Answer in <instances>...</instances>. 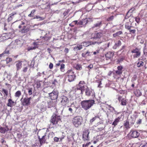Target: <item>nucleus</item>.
Here are the masks:
<instances>
[{
  "label": "nucleus",
  "instance_id": "338daca9",
  "mask_svg": "<svg viewBox=\"0 0 147 147\" xmlns=\"http://www.w3.org/2000/svg\"><path fill=\"white\" fill-rule=\"evenodd\" d=\"M17 136L19 138H21L22 137V135L20 134H17Z\"/></svg>",
  "mask_w": 147,
  "mask_h": 147
},
{
  "label": "nucleus",
  "instance_id": "680f3d73",
  "mask_svg": "<svg viewBox=\"0 0 147 147\" xmlns=\"http://www.w3.org/2000/svg\"><path fill=\"white\" fill-rule=\"evenodd\" d=\"M69 13V11H65L63 13L64 16H66V15H68Z\"/></svg>",
  "mask_w": 147,
  "mask_h": 147
},
{
  "label": "nucleus",
  "instance_id": "2eb2a0df",
  "mask_svg": "<svg viewBox=\"0 0 147 147\" xmlns=\"http://www.w3.org/2000/svg\"><path fill=\"white\" fill-rule=\"evenodd\" d=\"M22 61H18L16 62V66L17 71L20 69L22 67Z\"/></svg>",
  "mask_w": 147,
  "mask_h": 147
},
{
  "label": "nucleus",
  "instance_id": "f257e3e1",
  "mask_svg": "<svg viewBox=\"0 0 147 147\" xmlns=\"http://www.w3.org/2000/svg\"><path fill=\"white\" fill-rule=\"evenodd\" d=\"M95 104V101L94 99L84 100L81 103L82 108L86 111L89 109Z\"/></svg>",
  "mask_w": 147,
  "mask_h": 147
},
{
  "label": "nucleus",
  "instance_id": "774afa93",
  "mask_svg": "<svg viewBox=\"0 0 147 147\" xmlns=\"http://www.w3.org/2000/svg\"><path fill=\"white\" fill-rule=\"evenodd\" d=\"M68 111H70V112L71 113H73V109L71 107H69L68 109Z\"/></svg>",
  "mask_w": 147,
  "mask_h": 147
},
{
  "label": "nucleus",
  "instance_id": "412c9836",
  "mask_svg": "<svg viewBox=\"0 0 147 147\" xmlns=\"http://www.w3.org/2000/svg\"><path fill=\"white\" fill-rule=\"evenodd\" d=\"M8 103L7 104V106L8 107H12L13 105V104L14 103V102L13 101L12 99L11 98L9 99L8 100Z\"/></svg>",
  "mask_w": 147,
  "mask_h": 147
},
{
  "label": "nucleus",
  "instance_id": "72a5a7b5",
  "mask_svg": "<svg viewBox=\"0 0 147 147\" xmlns=\"http://www.w3.org/2000/svg\"><path fill=\"white\" fill-rule=\"evenodd\" d=\"M36 57V56L34 57L31 62L30 66L31 67H34V65L35 63V58Z\"/></svg>",
  "mask_w": 147,
  "mask_h": 147
},
{
  "label": "nucleus",
  "instance_id": "1a4fd4ad",
  "mask_svg": "<svg viewBox=\"0 0 147 147\" xmlns=\"http://www.w3.org/2000/svg\"><path fill=\"white\" fill-rule=\"evenodd\" d=\"M131 52L132 53H134L133 55L134 58H138L141 55L140 49L137 48L132 50Z\"/></svg>",
  "mask_w": 147,
  "mask_h": 147
},
{
  "label": "nucleus",
  "instance_id": "69168bd1",
  "mask_svg": "<svg viewBox=\"0 0 147 147\" xmlns=\"http://www.w3.org/2000/svg\"><path fill=\"white\" fill-rule=\"evenodd\" d=\"M40 110L42 112H44L46 110V108L44 107H41L40 108Z\"/></svg>",
  "mask_w": 147,
  "mask_h": 147
},
{
  "label": "nucleus",
  "instance_id": "6e6552de",
  "mask_svg": "<svg viewBox=\"0 0 147 147\" xmlns=\"http://www.w3.org/2000/svg\"><path fill=\"white\" fill-rule=\"evenodd\" d=\"M102 35L103 34L102 32H96L92 34L91 39L98 40V41H99V39L100 40V39Z\"/></svg>",
  "mask_w": 147,
  "mask_h": 147
},
{
  "label": "nucleus",
  "instance_id": "c756f323",
  "mask_svg": "<svg viewBox=\"0 0 147 147\" xmlns=\"http://www.w3.org/2000/svg\"><path fill=\"white\" fill-rule=\"evenodd\" d=\"M19 21L21 23V25H20L18 27L19 28H21L22 27L21 25H24V24H26L27 22L25 19H24V20L23 21H21L20 20Z\"/></svg>",
  "mask_w": 147,
  "mask_h": 147
},
{
  "label": "nucleus",
  "instance_id": "b1692460",
  "mask_svg": "<svg viewBox=\"0 0 147 147\" xmlns=\"http://www.w3.org/2000/svg\"><path fill=\"white\" fill-rule=\"evenodd\" d=\"M100 119V118L97 115L95 117H93L92 119H91L90 120V123H92L93 122L96 120H98V119Z\"/></svg>",
  "mask_w": 147,
  "mask_h": 147
},
{
  "label": "nucleus",
  "instance_id": "4d7b16f0",
  "mask_svg": "<svg viewBox=\"0 0 147 147\" xmlns=\"http://www.w3.org/2000/svg\"><path fill=\"white\" fill-rule=\"evenodd\" d=\"M111 43H110L109 42L108 43H107V44H105V45H107V47H105V49H106L108 48L109 47L110 45H111Z\"/></svg>",
  "mask_w": 147,
  "mask_h": 147
},
{
  "label": "nucleus",
  "instance_id": "f8f14e48",
  "mask_svg": "<svg viewBox=\"0 0 147 147\" xmlns=\"http://www.w3.org/2000/svg\"><path fill=\"white\" fill-rule=\"evenodd\" d=\"M87 19H82V20L79 22L78 21H74L72 23H74L75 24H78L80 25H85L87 23Z\"/></svg>",
  "mask_w": 147,
  "mask_h": 147
},
{
  "label": "nucleus",
  "instance_id": "0eeeda50",
  "mask_svg": "<svg viewBox=\"0 0 147 147\" xmlns=\"http://www.w3.org/2000/svg\"><path fill=\"white\" fill-rule=\"evenodd\" d=\"M61 103L63 106H66L69 102V99L67 97L64 95H62L61 97Z\"/></svg>",
  "mask_w": 147,
  "mask_h": 147
},
{
  "label": "nucleus",
  "instance_id": "5701e85b",
  "mask_svg": "<svg viewBox=\"0 0 147 147\" xmlns=\"http://www.w3.org/2000/svg\"><path fill=\"white\" fill-rule=\"evenodd\" d=\"M134 93L135 95L137 96H139L141 95L142 92L139 90H136L134 91Z\"/></svg>",
  "mask_w": 147,
  "mask_h": 147
},
{
  "label": "nucleus",
  "instance_id": "ea45409f",
  "mask_svg": "<svg viewBox=\"0 0 147 147\" xmlns=\"http://www.w3.org/2000/svg\"><path fill=\"white\" fill-rule=\"evenodd\" d=\"M102 24V22H98L97 23H96L94 24V26L93 27V28L96 27H99Z\"/></svg>",
  "mask_w": 147,
  "mask_h": 147
},
{
  "label": "nucleus",
  "instance_id": "864d4df0",
  "mask_svg": "<svg viewBox=\"0 0 147 147\" xmlns=\"http://www.w3.org/2000/svg\"><path fill=\"white\" fill-rule=\"evenodd\" d=\"M122 71H120L118 70L115 71L116 73L118 75H120L122 74Z\"/></svg>",
  "mask_w": 147,
  "mask_h": 147
},
{
  "label": "nucleus",
  "instance_id": "13d9d810",
  "mask_svg": "<svg viewBox=\"0 0 147 147\" xmlns=\"http://www.w3.org/2000/svg\"><path fill=\"white\" fill-rule=\"evenodd\" d=\"M131 26L127 25H125V28L126 29L129 30L131 29Z\"/></svg>",
  "mask_w": 147,
  "mask_h": 147
},
{
  "label": "nucleus",
  "instance_id": "3c124183",
  "mask_svg": "<svg viewBox=\"0 0 147 147\" xmlns=\"http://www.w3.org/2000/svg\"><path fill=\"white\" fill-rule=\"evenodd\" d=\"M116 44L117 45L118 47H119L120 46L121 44V43L120 40H119L118 41L117 43H116Z\"/></svg>",
  "mask_w": 147,
  "mask_h": 147
},
{
  "label": "nucleus",
  "instance_id": "dca6fc26",
  "mask_svg": "<svg viewBox=\"0 0 147 147\" xmlns=\"http://www.w3.org/2000/svg\"><path fill=\"white\" fill-rule=\"evenodd\" d=\"M114 53L112 52L109 51L107 52L105 55L107 60H108L113 57Z\"/></svg>",
  "mask_w": 147,
  "mask_h": 147
},
{
  "label": "nucleus",
  "instance_id": "9b49d317",
  "mask_svg": "<svg viewBox=\"0 0 147 147\" xmlns=\"http://www.w3.org/2000/svg\"><path fill=\"white\" fill-rule=\"evenodd\" d=\"M129 134L132 138H135L138 137L140 134L136 130H131L130 131Z\"/></svg>",
  "mask_w": 147,
  "mask_h": 147
},
{
  "label": "nucleus",
  "instance_id": "4be33fe9",
  "mask_svg": "<svg viewBox=\"0 0 147 147\" xmlns=\"http://www.w3.org/2000/svg\"><path fill=\"white\" fill-rule=\"evenodd\" d=\"M133 17L132 13L129 11L127 13L125 18H132Z\"/></svg>",
  "mask_w": 147,
  "mask_h": 147
},
{
  "label": "nucleus",
  "instance_id": "79ce46f5",
  "mask_svg": "<svg viewBox=\"0 0 147 147\" xmlns=\"http://www.w3.org/2000/svg\"><path fill=\"white\" fill-rule=\"evenodd\" d=\"M35 11V10H32L30 14L28 15L30 17H33L34 15V13Z\"/></svg>",
  "mask_w": 147,
  "mask_h": 147
},
{
  "label": "nucleus",
  "instance_id": "6ab92c4d",
  "mask_svg": "<svg viewBox=\"0 0 147 147\" xmlns=\"http://www.w3.org/2000/svg\"><path fill=\"white\" fill-rule=\"evenodd\" d=\"M26 27L25 26H24L23 28L20 30V32L22 33H27L30 30L29 28L25 29Z\"/></svg>",
  "mask_w": 147,
  "mask_h": 147
},
{
  "label": "nucleus",
  "instance_id": "f704fd0d",
  "mask_svg": "<svg viewBox=\"0 0 147 147\" xmlns=\"http://www.w3.org/2000/svg\"><path fill=\"white\" fill-rule=\"evenodd\" d=\"M6 132H7V130L5 129L4 128L0 126V132L4 134Z\"/></svg>",
  "mask_w": 147,
  "mask_h": 147
},
{
  "label": "nucleus",
  "instance_id": "49530a36",
  "mask_svg": "<svg viewBox=\"0 0 147 147\" xmlns=\"http://www.w3.org/2000/svg\"><path fill=\"white\" fill-rule=\"evenodd\" d=\"M6 62L7 64L9 62L11 61L12 59L11 58H7L6 59Z\"/></svg>",
  "mask_w": 147,
  "mask_h": 147
},
{
  "label": "nucleus",
  "instance_id": "5fc2aeb1",
  "mask_svg": "<svg viewBox=\"0 0 147 147\" xmlns=\"http://www.w3.org/2000/svg\"><path fill=\"white\" fill-rule=\"evenodd\" d=\"M93 65L91 64H90L88 66L86 67L88 69H91L92 68H93Z\"/></svg>",
  "mask_w": 147,
  "mask_h": 147
},
{
  "label": "nucleus",
  "instance_id": "58836bf2",
  "mask_svg": "<svg viewBox=\"0 0 147 147\" xmlns=\"http://www.w3.org/2000/svg\"><path fill=\"white\" fill-rule=\"evenodd\" d=\"M2 54H3V56L4 54L6 55L8 54H9V50L7 48Z\"/></svg>",
  "mask_w": 147,
  "mask_h": 147
},
{
  "label": "nucleus",
  "instance_id": "c9c22d12",
  "mask_svg": "<svg viewBox=\"0 0 147 147\" xmlns=\"http://www.w3.org/2000/svg\"><path fill=\"white\" fill-rule=\"evenodd\" d=\"M82 48V45H78L74 47L75 49H77V50H80Z\"/></svg>",
  "mask_w": 147,
  "mask_h": 147
},
{
  "label": "nucleus",
  "instance_id": "a19ab883",
  "mask_svg": "<svg viewBox=\"0 0 147 147\" xmlns=\"http://www.w3.org/2000/svg\"><path fill=\"white\" fill-rule=\"evenodd\" d=\"M144 54L145 56H147V47L146 46L144 48Z\"/></svg>",
  "mask_w": 147,
  "mask_h": 147
},
{
  "label": "nucleus",
  "instance_id": "a18cd8bd",
  "mask_svg": "<svg viewBox=\"0 0 147 147\" xmlns=\"http://www.w3.org/2000/svg\"><path fill=\"white\" fill-rule=\"evenodd\" d=\"M98 123L100 124H101L103 126L101 127H100L98 128L97 129L99 130V131H102V130H103L104 128V125H103V123Z\"/></svg>",
  "mask_w": 147,
  "mask_h": 147
},
{
  "label": "nucleus",
  "instance_id": "603ef678",
  "mask_svg": "<svg viewBox=\"0 0 147 147\" xmlns=\"http://www.w3.org/2000/svg\"><path fill=\"white\" fill-rule=\"evenodd\" d=\"M142 122V119H139V120L136 122V123L138 125L140 124Z\"/></svg>",
  "mask_w": 147,
  "mask_h": 147
},
{
  "label": "nucleus",
  "instance_id": "423d86ee",
  "mask_svg": "<svg viewBox=\"0 0 147 147\" xmlns=\"http://www.w3.org/2000/svg\"><path fill=\"white\" fill-rule=\"evenodd\" d=\"M59 92L56 90H54L51 93H49V96L52 100L57 99L58 96Z\"/></svg>",
  "mask_w": 147,
  "mask_h": 147
},
{
  "label": "nucleus",
  "instance_id": "37998d69",
  "mask_svg": "<svg viewBox=\"0 0 147 147\" xmlns=\"http://www.w3.org/2000/svg\"><path fill=\"white\" fill-rule=\"evenodd\" d=\"M65 65L64 64H61V67H60V69L61 71H64V68Z\"/></svg>",
  "mask_w": 147,
  "mask_h": 147
},
{
  "label": "nucleus",
  "instance_id": "f03ea898",
  "mask_svg": "<svg viewBox=\"0 0 147 147\" xmlns=\"http://www.w3.org/2000/svg\"><path fill=\"white\" fill-rule=\"evenodd\" d=\"M72 123L76 127H78L81 125L83 122L82 117L80 116L75 117L72 119Z\"/></svg>",
  "mask_w": 147,
  "mask_h": 147
},
{
  "label": "nucleus",
  "instance_id": "c85d7f7f",
  "mask_svg": "<svg viewBox=\"0 0 147 147\" xmlns=\"http://www.w3.org/2000/svg\"><path fill=\"white\" fill-rule=\"evenodd\" d=\"M75 67L76 70H80L82 69L81 65L78 64L76 65Z\"/></svg>",
  "mask_w": 147,
  "mask_h": 147
},
{
  "label": "nucleus",
  "instance_id": "e433bc0d",
  "mask_svg": "<svg viewBox=\"0 0 147 147\" xmlns=\"http://www.w3.org/2000/svg\"><path fill=\"white\" fill-rule=\"evenodd\" d=\"M102 41H94L92 42L91 44L92 45H95V44H97L98 45H99L101 43H102Z\"/></svg>",
  "mask_w": 147,
  "mask_h": 147
},
{
  "label": "nucleus",
  "instance_id": "39448f33",
  "mask_svg": "<svg viewBox=\"0 0 147 147\" xmlns=\"http://www.w3.org/2000/svg\"><path fill=\"white\" fill-rule=\"evenodd\" d=\"M67 75L68 80L69 82H71L74 80L76 78V76L74 72L72 69L68 70L66 73Z\"/></svg>",
  "mask_w": 147,
  "mask_h": 147
},
{
  "label": "nucleus",
  "instance_id": "7c9ffc66",
  "mask_svg": "<svg viewBox=\"0 0 147 147\" xmlns=\"http://www.w3.org/2000/svg\"><path fill=\"white\" fill-rule=\"evenodd\" d=\"M144 63L143 61H140L138 62L137 64L138 67H140L144 65Z\"/></svg>",
  "mask_w": 147,
  "mask_h": 147
},
{
  "label": "nucleus",
  "instance_id": "de8ad7c7",
  "mask_svg": "<svg viewBox=\"0 0 147 147\" xmlns=\"http://www.w3.org/2000/svg\"><path fill=\"white\" fill-rule=\"evenodd\" d=\"M28 68V65L26 66L23 68V72L25 73L27 71Z\"/></svg>",
  "mask_w": 147,
  "mask_h": 147
},
{
  "label": "nucleus",
  "instance_id": "0e129e2a",
  "mask_svg": "<svg viewBox=\"0 0 147 147\" xmlns=\"http://www.w3.org/2000/svg\"><path fill=\"white\" fill-rule=\"evenodd\" d=\"M53 67V64L52 63H50L49 66V67L50 69H52Z\"/></svg>",
  "mask_w": 147,
  "mask_h": 147
},
{
  "label": "nucleus",
  "instance_id": "ddd939ff",
  "mask_svg": "<svg viewBox=\"0 0 147 147\" xmlns=\"http://www.w3.org/2000/svg\"><path fill=\"white\" fill-rule=\"evenodd\" d=\"M14 45L15 46L13 47H21L23 44V41L18 39H16L15 40V42L14 43Z\"/></svg>",
  "mask_w": 147,
  "mask_h": 147
},
{
  "label": "nucleus",
  "instance_id": "4468645a",
  "mask_svg": "<svg viewBox=\"0 0 147 147\" xmlns=\"http://www.w3.org/2000/svg\"><path fill=\"white\" fill-rule=\"evenodd\" d=\"M31 98V97L27 98H25L22 102V105L25 106H28L29 105L30 103V100Z\"/></svg>",
  "mask_w": 147,
  "mask_h": 147
},
{
  "label": "nucleus",
  "instance_id": "393cba45",
  "mask_svg": "<svg viewBox=\"0 0 147 147\" xmlns=\"http://www.w3.org/2000/svg\"><path fill=\"white\" fill-rule=\"evenodd\" d=\"M124 123V126L126 128L128 129L130 127L129 126V121L127 120L125 121Z\"/></svg>",
  "mask_w": 147,
  "mask_h": 147
},
{
  "label": "nucleus",
  "instance_id": "4c0bfd02",
  "mask_svg": "<svg viewBox=\"0 0 147 147\" xmlns=\"http://www.w3.org/2000/svg\"><path fill=\"white\" fill-rule=\"evenodd\" d=\"M28 91V94L29 95H31L32 94L33 88H29L27 89Z\"/></svg>",
  "mask_w": 147,
  "mask_h": 147
},
{
  "label": "nucleus",
  "instance_id": "cd10ccee",
  "mask_svg": "<svg viewBox=\"0 0 147 147\" xmlns=\"http://www.w3.org/2000/svg\"><path fill=\"white\" fill-rule=\"evenodd\" d=\"M121 105L123 106H125L126 105V99L123 98L121 100Z\"/></svg>",
  "mask_w": 147,
  "mask_h": 147
},
{
  "label": "nucleus",
  "instance_id": "9d476101",
  "mask_svg": "<svg viewBox=\"0 0 147 147\" xmlns=\"http://www.w3.org/2000/svg\"><path fill=\"white\" fill-rule=\"evenodd\" d=\"M89 133V131L88 129L85 130V131L83 132L82 139L84 141H87L89 140L88 135Z\"/></svg>",
  "mask_w": 147,
  "mask_h": 147
},
{
  "label": "nucleus",
  "instance_id": "052dcab7",
  "mask_svg": "<svg viewBox=\"0 0 147 147\" xmlns=\"http://www.w3.org/2000/svg\"><path fill=\"white\" fill-rule=\"evenodd\" d=\"M129 32H130L131 33H133V34H134L136 30H135V29L131 30V29H130L129 30Z\"/></svg>",
  "mask_w": 147,
  "mask_h": 147
},
{
  "label": "nucleus",
  "instance_id": "a878e982",
  "mask_svg": "<svg viewBox=\"0 0 147 147\" xmlns=\"http://www.w3.org/2000/svg\"><path fill=\"white\" fill-rule=\"evenodd\" d=\"M122 32L121 31H119L117 32L116 33L113 34V36L115 38L117 36L122 34Z\"/></svg>",
  "mask_w": 147,
  "mask_h": 147
},
{
  "label": "nucleus",
  "instance_id": "8fccbe9b",
  "mask_svg": "<svg viewBox=\"0 0 147 147\" xmlns=\"http://www.w3.org/2000/svg\"><path fill=\"white\" fill-rule=\"evenodd\" d=\"M2 91L4 93L6 96H7L8 95V92L7 90L4 89H2Z\"/></svg>",
  "mask_w": 147,
  "mask_h": 147
},
{
  "label": "nucleus",
  "instance_id": "bf43d9fd",
  "mask_svg": "<svg viewBox=\"0 0 147 147\" xmlns=\"http://www.w3.org/2000/svg\"><path fill=\"white\" fill-rule=\"evenodd\" d=\"M117 68L118 70L121 71L123 69V67L121 66H119L117 67Z\"/></svg>",
  "mask_w": 147,
  "mask_h": 147
},
{
  "label": "nucleus",
  "instance_id": "f3484780",
  "mask_svg": "<svg viewBox=\"0 0 147 147\" xmlns=\"http://www.w3.org/2000/svg\"><path fill=\"white\" fill-rule=\"evenodd\" d=\"M48 108H51V107H54L55 105V102H54L52 100H50L47 102Z\"/></svg>",
  "mask_w": 147,
  "mask_h": 147
},
{
  "label": "nucleus",
  "instance_id": "aec40b11",
  "mask_svg": "<svg viewBox=\"0 0 147 147\" xmlns=\"http://www.w3.org/2000/svg\"><path fill=\"white\" fill-rule=\"evenodd\" d=\"M120 117H118L117 118L115 119L112 124V125H113L114 127H115L117 124L119 122L120 119Z\"/></svg>",
  "mask_w": 147,
  "mask_h": 147
},
{
  "label": "nucleus",
  "instance_id": "20e7f679",
  "mask_svg": "<svg viewBox=\"0 0 147 147\" xmlns=\"http://www.w3.org/2000/svg\"><path fill=\"white\" fill-rule=\"evenodd\" d=\"M61 117L60 115H58L56 113H54L51 117V119L50 121L53 125L57 124L58 122L61 121Z\"/></svg>",
  "mask_w": 147,
  "mask_h": 147
},
{
  "label": "nucleus",
  "instance_id": "7ed1b4c3",
  "mask_svg": "<svg viewBox=\"0 0 147 147\" xmlns=\"http://www.w3.org/2000/svg\"><path fill=\"white\" fill-rule=\"evenodd\" d=\"M85 95L88 97L91 96L92 99H94L95 98V93L94 90L87 87L85 89Z\"/></svg>",
  "mask_w": 147,
  "mask_h": 147
},
{
  "label": "nucleus",
  "instance_id": "09e8293b",
  "mask_svg": "<svg viewBox=\"0 0 147 147\" xmlns=\"http://www.w3.org/2000/svg\"><path fill=\"white\" fill-rule=\"evenodd\" d=\"M125 59V57H123L121 58H120L118 59V61H119V63L121 62L122 61Z\"/></svg>",
  "mask_w": 147,
  "mask_h": 147
},
{
  "label": "nucleus",
  "instance_id": "e2e57ef3",
  "mask_svg": "<svg viewBox=\"0 0 147 147\" xmlns=\"http://www.w3.org/2000/svg\"><path fill=\"white\" fill-rule=\"evenodd\" d=\"M84 46L86 47L88 46L87 43L86 42H84L81 43Z\"/></svg>",
  "mask_w": 147,
  "mask_h": 147
},
{
  "label": "nucleus",
  "instance_id": "c03bdc74",
  "mask_svg": "<svg viewBox=\"0 0 147 147\" xmlns=\"http://www.w3.org/2000/svg\"><path fill=\"white\" fill-rule=\"evenodd\" d=\"M98 83V88H101L102 86H101L102 84L101 81L100 80H97L96 81Z\"/></svg>",
  "mask_w": 147,
  "mask_h": 147
},
{
  "label": "nucleus",
  "instance_id": "2f4dec72",
  "mask_svg": "<svg viewBox=\"0 0 147 147\" xmlns=\"http://www.w3.org/2000/svg\"><path fill=\"white\" fill-rule=\"evenodd\" d=\"M78 87H79V88L77 87V90H83V88H85V87L84 86L83 84H79Z\"/></svg>",
  "mask_w": 147,
  "mask_h": 147
},
{
  "label": "nucleus",
  "instance_id": "bb28decb",
  "mask_svg": "<svg viewBox=\"0 0 147 147\" xmlns=\"http://www.w3.org/2000/svg\"><path fill=\"white\" fill-rule=\"evenodd\" d=\"M40 82H42V81L37 80L36 81L35 84L36 85V88L37 89L40 88L41 87V84Z\"/></svg>",
  "mask_w": 147,
  "mask_h": 147
},
{
  "label": "nucleus",
  "instance_id": "6e6d98bb",
  "mask_svg": "<svg viewBox=\"0 0 147 147\" xmlns=\"http://www.w3.org/2000/svg\"><path fill=\"white\" fill-rule=\"evenodd\" d=\"M16 12H14L13 13H12L9 15V18H12L13 17V16L14 15H16Z\"/></svg>",
  "mask_w": 147,
  "mask_h": 147
},
{
  "label": "nucleus",
  "instance_id": "a211bd4d",
  "mask_svg": "<svg viewBox=\"0 0 147 147\" xmlns=\"http://www.w3.org/2000/svg\"><path fill=\"white\" fill-rule=\"evenodd\" d=\"M46 136V135L43 136L41 138H40L39 136L38 137L39 141L41 145L45 142L46 140V139L45 138Z\"/></svg>",
  "mask_w": 147,
  "mask_h": 147
},
{
  "label": "nucleus",
  "instance_id": "473e14b6",
  "mask_svg": "<svg viewBox=\"0 0 147 147\" xmlns=\"http://www.w3.org/2000/svg\"><path fill=\"white\" fill-rule=\"evenodd\" d=\"M21 94V92L20 91L18 90L16 92L15 96L16 97L19 98Z\"/></svg>",
  "mask_w": 147,
  "mask_h": 147
}]
</instances>
